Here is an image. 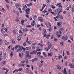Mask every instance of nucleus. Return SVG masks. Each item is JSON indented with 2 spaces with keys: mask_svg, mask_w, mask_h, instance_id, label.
<instances>
[{
  "mask_svg": "<svg viewBox=\"0 0 74 74\" xmlns=\"http://www.w3.org/2000/svg\"><path fill=\"white\" fill-rule=\"evenodd\" d=\"M62 9H60L58 11V9H57L56 10L55 12V15H59L60 12H62Z\"/></svg>",
  "mask_w": 74,
  "mask_h": 74,
  "instance_id": "nucleus-1",
  "label": "nucleus"
},
{
  "mask_svg": "<svg viewBox=\"0 0 74 74\" xmlns=\"http://www.w3.org/2000/svg\"><path fill=\"white\" fill-rule=\"evenodd\" d=\"M56 17L57 19H59V18H60V19H63V16H62V15L61 14L58 15Z\"/></svg>",
  "mask_w": 74,
  "mask_h": 74,
  "instance_id": "nucleus-2",
  "label": "nucleus"
},
{
  "mask_svg": "<svg viewBox=\"0 0 74 74\" xmlns=\"http://www.w3.org/2000/svg\"><path fill=\"white\" fill-rule=\"evenodd\" d=\"M45 25H46V26L47 27H49L50 28L51 27V23L49 22L46 23Z\"/></svg>",
  "mask_w": 74,
  "mask_h": 74,
  "instance_id": "nucleus-3",
  "label": "nucleus"
},
{
  "mask_svg": "<svg viewBox=\"0 0 74 74\" xmlns=\"http://www.w3.org/2000/svg\"><path fill=\"white\" fill-rule=\"evenodd\" d=\"M25 11L26 12V15H29V12H30V9L28 8L25 10Z\"/></svg>",
  "mask_w": 74,
  "mask_h": 74,
  "instance_id": "nucleus-4",
  "label": "nucleus"
},
{
  "mask_svg": "<svg viewBox=\"0 0 74 74\" xmlns=\"http://www.w3.org/2000/svg\"><path fill=\"white\" fill-rule=\"evenodd\" d=\"M62 40H68V37L67 35H65V36H63L62 37Z\"/></svg>",
  "mask_w": 74,
  "mask_h": 74,
  "instance_id": "nucleus-5",
  "label": "nucleus"
},
{
  "mask_svg": "<svg viewBox=\"0 0 74 74\" xmlns=\"http://www.w3.org/2000/svg\"><path fill=\"white\" fill-rule=\"evenodd\" d=\"M18 47L19 49L17 50V52H19V51H20V52H21V51H22V47L20 45H18Z\"/></svg>",
  "mask_w": 74,
  "mask_h": 74,
  "instance_id": "nucleus-6",
  "label": "nucleus"
},
{
  "mask_svg": "<svg viewBox=\"0 0 74 74\" xmlns=\"http://www.w3.org/2000/svg\"><path fill=\"white\" fill-rule=\"evenodd\" d=\"M38 58H35L34 59H32V63H33L35 61H38Z\"/></svg>",
  "mask_w": 74,
  "mask_h": 74,
  "instance_id": "nucleus-7",
  "label": "nucleus"
},
{
  "mask_svg": "<svg viewBox=\"0 0 74 74\" xmlns=\"http://www.w3.org/2000/svg\"><path fill=\"white\" fill-rule=\"evenodd\" d=\"M43 6L42 7V9H40V11H42L43 10L44 8H45V7L47 5H44V4H43Z\"/></svg>",
  "mask_w": 74,
  "mask_h": 74,
  "instance_id": "nucleus-8",
  "label": "nucleus"
},
{
  "mask_svg": "<svg viewBox=\"0 0 74 74\" xmlns=\"http://www.w3.org/2000/svg\"><path fill=\"white\" fill-rule=\"evenodd\" d=\"M26 55H25V56L26 57V58H28L29 56V52L28 51H27L26 52Z\"/></svg>",
  "mask_w": 74,
  "mask_h": 74,
  "instance_id": "nucleus-9",
  "label": "nucleus"
},
{
  "mask_svg": "<svg viewBox=\"0 0 74 74\" xmlns=\"http://www.w3.org/2000/svg\"><path fill=\"white\" fill-rule=\"evenodd\" d=\"M69 66H70V68L71 69L74 68V65L73 64H69Z\"/></svg>",
  "mask_w": 74,
  "mask_h": 74,
  "instance_id": "nucleus-10",
  "label": "nucleus"
},
{
  "mask_svg": "<svg viewBox=\"0 0 74 74\" xmlns=\"http://www.w3.org/2000/svg\"><path fill=\"white\" fill-rule=\"evenodd\" d=\"M62 71V72H63L64 74H67V73L66 72V68L64 69V71Z\"/></svg>",
  "mask_w": 74,
  "mask_h": 74,
  "instance_id": "nucleus-11",
  "label": "nucleus"
},
{
  "mask_svg": "<svg viewBox=\"0 0 74 74\" xmlns=\"http://www.w3.org/2000/svg\"><path fill=\"white\" fill-rule=\"evenodd\" d=\"M32 48L31 47H27L25 48V50H29Z\"/></svg>",
  "mask_w": 74,
  "mask_h": 74,
  "instance_id": "nucleus-12",
  "label": "nucleus"
},
{
  "mask_svg": "<svg viewBox=\"0 0 74 74\" xmlns=\"http://www.w3.org/2000/svg\"><path fill=\"white\" fill-rule=\"evenodd\" d=\"M26 42H27V43H28L29 44H31V43L29 42V40H28V37H27Z\"/></svg>",
  "mask_w": 74,
  "mask_h": 74,
  "instance_id": "nucleus-13",
  "label": "nucleus"
},
{
  "mask_svg": "<svg viewBox=\"0 0 74 74\" xmlns=\"http://www.w3.org/2000/svg\"><path fill=\"white\" fill-rule=\"evenodd\" d=\"M15 5L16 8H18L19 6V4L18 3H16Z\"/></svg>",
  "mask_w": 74,
  "mask_h": 74,
  "instance_id": "nucleus-14",
  "label": "nucleus"
},
{
  "mask_svg": "<svg viewBox=\"0 0 74 74\" xmlns=\"http://www.w3.org/2000/svg\"><path fill=\"white\" fill-rule=\"evenodd\" d=\"M57 68L58 70H60V69H61V67H60V66H59L58 65H57Z\"/></svg>",
  "mask_w": 74,
  "mask_h": 74,
  "instance_id": "nucleus-15",
  "label": "nucleus"
},
{
  "mask_svg": "<svg viewBox=\"0 0 74 74\" xmlns=\"http://www.w3.org/2000/svg\"><path fill=\"white\" fill-rule=\"evenodd\" d=\"M48 56H52V53H48Z\"/></svg>",
  "mask_w": 74,
  "mask_h": 74,
  "instance_id": "nucleus-16",
  "label": "nucleus"
},
{
  "mask_svg": "<svg viewBox=\"0 0 74 74\" xmlns=\"http://www.w3.org/2000/svg\"><path fill=\"white\" fill-rule=\"evenodd\" d=\"M38 20L39 21H41L42 22H43V21L42 20V18L41 17H39L38 18Z\"/></svg>",
  "mask_w": 74,
  "mask_h": 74,
  "instance_id": "nucleus-17",
  "label": "nucleus"
},
{
  "mask_svg": "<svg viewBox=\"0 0 74 74\" xmlns=\"http://www.w3.org/2000/svg\"><path fill=\"white\" fill-rule=\"evenodd\" d=\"M17 39L19 41H21V38L20 37L18 36L17 37Z\"/></svg>",
  "mask_w": 74,
  "mask_h": 74,
  "instance_id": "nucleus-18",
  "label": "nucleus"
},
{
  "mask_svg": "<svg viewBox=\"0 0 74 74\" xmlns=\"http://www.w3.org/2000/svg\"><path fill=\"white\" fill-rule=\"evenodd\" d=\"M26 71L27 73H29V69L28 68L26 69Z\"/></svg>",
  "mask_w": 74,
  "mask_h": 74,
  "instance_id": "nucleus-19",
  "label": "nucleus"
},
{
  "mask_svg": "<svg viewBox=\"0 0 74 74\" xmlns=\"http://www.w3.org/2000/svg\"><path fill=\"white\" fill-rule=\"evenodd\" d=\"M57 26H60L61 25V24H60V22H58L57 23Z\"/></svg>",
  "mask_w": 74,
  "mask_h": 74,
  "instance_id": "nucleus-20",
  "label": "nucleus"
},
{
  "mask_svg": "<svg viewBox=\"0 0 74 74\" xmlns=\"http://www.w3.org/2000/svg\"><path fill=\"white\" fill-rule=\"evenodd\" d=\"M21 23L22 25H23V23H24V20H22L21 21Z\"/></svg>",
  "mask_w": 74,
  "mask_h": 74,
  "instance_id": "nucleus-21",
  "label": "nucleus"
},
{
  "mask_svg": "<svg viewBox=\"0 0 74 74\" xmlns=\"http://www.w3.org/2000/svg\"><path fill=\"white\" fill-rule=\"evenodd\" d=\"M42 54L43 55H44L45 56L46 58H47V56L46 55V53H45L44 52H43Z\"/></svg>",
  "mask_w": 74,
  "mask_h": 74,
  "instance_id": "nucleus-22",
  "label": "nucleus"
},
{
  "mask_svg": "<svg viewBox=\"0 0 74 74\" xmlns=\"http://www.w3.org/2000/svg\"><path fill=\"white\" fill-rule=\"evenodd\" d=\"M46 8L42 11L43 13H45V12H48V11L46 10Z\"/></svg>",
  "mask_w": 74,
  "mask_h": 74,
  "instance_id": "nucleus-23",
  "label": "nucleus"
},
{
  "mask_svg": "<svg viewBox=\"0 0 74 74\" xmlns=\"http://www.w3.org/2000/svg\"><path fill=\"white\" fill-rule=\"evenodd\" d=\"M10 56H11V58H12L13 56V52H11L10 54Z\"/></svg>",
  "mask_w": 74,
  "mask_h": 74,
  "instance_id": "nucleus-24",
  "label": "nucleus"
},
{
  "mask_svg": "<svg viewBox=\"0 0 74 74\" xmlns=\"http://www.w3.org/2000/svg\"><path fill=\"white\" fill-rule=\"evenodd\" d=\"M51 47V44H50V45L48 46V49H49Z\"/></svg>",
  "mask_w": 74,
  "mask_h": 74,
  "instance_id": "nucleus-25",
  "label": "nucleus"
},
{
  "mask_svg": "<svg viewBox=\"0 0 74 74\" xmlns=\"http://www.w3.org/2000/svg\"><path fill=\"white\" fill-rule=\"evenodd\" d=\"M38 45H40V47H42L43 46V45L42 44H41V43H38Z\"/></svg>",
  "mask_w": 74,
  "mask_h": 74,
  "instance_id": "nucleus-26",
  "label": "nucleus"
},
{
  "mask_svg": "<svg viewBox=\"0 0 74 74\" xmlns=\"http://www.w3.org/2000/svg\"><path fill=\"white\" fill-rule=\"evenodd\" d=\"M28 30L27 29V28H25V29H23V32H24V31H26V32H27V31H28Z\"/></svg>",
  "mask_w": 74,
  "mask_h": 74,
  "instance_id": "nucleus-27",
  "label": "nucleus"
},
{
  "mask_svg": "<svg viewBox=\"0 0 74 74\" xmlns=\"http://www.w3.org/2000/svg\"><path fill=\"white\" fill-rule=\"evenodd\" d=\"M19 12L18 11H16V14H17V16H19Z\"/></svg>",
  "mask_w": 74,
  "mask_h": 74,
  "instance_id": "nucleus-28",
  "label": "nucleus"
},
{
  "mask_svg": "<svg viewBox=\"0 0 74 74\" xmlns=\"http://www.w3.org/2000/svg\"><path fill=\"white\" fill-rule=\"evenodd\" d=\"M49 37H51V35H47L46 37L47 39H48V38H49Z\"/></svg>",
  "mask_w": 74,
  "mask_h": 74,
  "instance_id": "nucleus-29",
  "label": "nucleus"
},
{
  "mask_svg": "<svg viewBox=\"0 0 74 74\" xmlns=\"http://www.w3.org/2000/svg\"><path fill=\"white\" fill-rule=\"evenodd\" d=\"M19 56L20 57V58H22V57H23V56H22V54L21 53H19Z\"/></svg>",
  "mask_w": 74,
  "mask_h": 74,
  "instance_id": "nucleus-30",
  "label": "nucleus"
},
{
  "mask_svg": "<svg viewBox=\"0 0 74 74\" xmlns=\"http://www.w3.org/2000/svg\"><path fill=\"white\" fill-rule=\"evenodd\" d=\"M39 57L40 58H41V59H44V57L41 55H39Z\"/></svg>",
  "mask_w": 74,
  "mask_h": 74,
  "instance_id": "nucleus-31",
  "label": "nucleus"
},
{
  "mask_svg": "<svg viewBox=\"0 0 74 74\" xmlns=\"http://www.w3.org/2000/svg\"><path fill=\"white\" fill-rule=\"evenodd\" d=\"M35 51H33V52H31L30 53V54H31V55H32V54H35Z\"/></svg>",
  "mask_w": 74,
  "mask_h": 74,
  "instance_id": "nucleus-32",
  "label": "nucleus"
},
{
  "mask_svg": "<svg viewBox=\"0 0 74 74\" xmlns=\"http://www.w3.org/2000/svg\"><path fill=\"white\" fill-rule=\"evenodd\" d=\"M12 43L13 44H14V43H15V41H14V39L13 38L12 39Z\"/></svg>",
  "mask_w": 74,
  "mask_h": 74,
  "instance_id": "nucleus-33",
  "label": "nucleus"
},
{
  "mask_svg": "<svg viewBox=\"0 0 74 74\" xmlns=\"http://www.w3.org/2000/svg\"><path fill=\"white\" fill-rule=\"evenodd\" d=\"M58 58L59 59H60V58H62V56L60 55L58 57Z\"/></svg>",
  "mask_w": 74,
  "mask_h": 74,
  "instance_id": "nucleus-34",
  "label": "nucleus"
},
{
  "mask_svg": "<svg viewBox=\"0 0 74 74\" xmlns=\"http://www.w3.org/2000/svg\"><path fill=\"white\" fill-rule=\"evenodd\" d=\"M6 7L7 8L8 10H9L10 9V7H9L8 5H6Z\"/></svg>",
  "mask_w": 74,
  "mask_h": 74,
  "instance_id": "nucleus-35",
  "label": "nucleus"
},
{
  "mask_svg": "<svg viewBox=\"0 0 74 74\" xmlns=\"http://www.w3.org/2000/svg\"><path fill=\"white\" fill-rule=\"evenodd\" d=\"M44 34H46L47 33V31H46V29H44Z\"/></svg>",
  "mask_w": 74,
  "mask_h": 74,
  "instance_id": "nucleus-36",
  "label": "nucleus"
},
{
  "mask_svg": "<svg viewBox=\"0 0 74 74\" xmlns=\"http://www.w3.org/2000/svg\"><path fill=\"white\" fill-rule=\"evenodd\" d=\"M26 27H32V26L30 25H27L26 26Z\"/></svg>",
  "mask_w": 74,
  "mask_h": 74,
  "instance_id": "nucleus-37",
  "label": "nucleus"
},
{
  "mask_svg": "<svg viewBox=\"0 0 74 74\" xmlns=\"http://www.w3.org/2000/svg\"><path fill=\"white\" fill-rule=\"evenodd\" d=\"M51 8H53V9H55V6H53V5H52Z\"/></svg>",
  "mask_w": 74,
  "mask_h": 74,
  "instance_id": "nucleus-38",
  "label": "nucleus"
},
{
  "mask_svg": "<svg viewBox=\"0 0 74 74\" xmlns=\"http://www.w3.org/2000/svg\"><path fill=\"white\" fill-rule=\"evenodd\" d=\"M5 1H6V3H8V4H9V3H10V2H9V1L8 0H5Z\"/></svg>",
  "mask_w": 74,
  "mask_h": 74,
  "instance_id": "nucleus-39",
  "label": "nucleus"
},
{
  "mask_svg": "<svg viewBox=\"0 0 74 74\" xmlns=\"http://www.w3.org/2000/svg\"><path fill=\"white\" fill-rule=\"evenodd\" d=\"M66 52L67 53V55H70V53H69V51H66Z\"/></svg>",
  "mask_w": 74,
  "mask_h": 74,
  "instance_id": "nucleus-40",
  "label": "nucleus"
},
{
  "mask_svg": "<svg viewBox=\"0 0 74 74\" xmlns=\"http://www.w3.org/2000/svg\"><path fill=\"white\" fill-rule=\"evenodd\" d=\"M18 45H16L15 47V49H17V48H18Z\"/></svg>",
  "mask_w": 74,
  "mask_h": 74,
  "instance_id": "nucleus-41",
  "label": "nucleus"
},
{
  "mask_svg": "<svg viewBox=\"0 0 74 74\" xmlns=\"http://www.w3.org/2000/svg\"><path fill=\"white\" fill-rule=\"evenodd\" d=\"M68 57V56H65L64 57V59H66Z\"/></svg>",
  "mask_w": 74,
  "mask_h": 74,
  "instance_id": "nucleus-42",
  "label": "nucleus"
},
{
  "mask_svg": "<svg viewBox=\"0 0 74 74\" xmlns=\"http://www.w3.org/2000/svg\"><path fill=\"white\" fill-rule=\"evenodd\" d=\"M23 45L24 46H26V42H24L23 43Z\"/></svg>",
  "mask_w": 74,
  "mask_h": 74,
  "instance_id": "nucleus-43",
  "label": "nucleus"
},
{
  "mask_svg": "<svg viewBox=\"0 0 74 74\" xmlns=\"http://www.w3.org/2000/svg\"><path fill=\"white\" fill-rule=\"evenodd\" d=\"M48 12H51V11H52V9H49L48 10Z\"/></svg>",
  "mask_w": 74,
  "mask_h": 74,
  "instance_id": "nucleus-44",
  "label": "nucleus"
},
{
  "mask_svg": "<svg viewBox=\"0 0 74 74\" xmlns=\"http://www.w3.org/2000/svg\"><path fill=\"white\" fill-rule=\"evenodd\" d=\"M31 25L33 27L34 26V23H32L31 24Z\"/></svg>",
  "mask_w": 74,
  "mask_h": 74,
  "instance_id": "nucleus-45",
  "label": "nucleus"
},
{
  "mask_svg": "<svg viewBox=\"0 0 74 74\" xmlns=\"http://www.w3.org/2000/svg\"><path fill=\"white\" fill-rule=\"evenodd\" d=\"M60 30L61 31H63V30H64V29L62 27H61L60 29Z\"/></svg>",
  "mask_w": 74,
  "mask_h": 74,
  "instance_id": "nucleus-46",
  "label": "nucleus"
},
{
  "mask_svg": "<svg viewBox=\"0 0 74 74\" xmlns=\"http://www.w3.org/2000/svg\"><path fill=\"white\" fill-rule=\"evenodd\" d=\"M37 48L38 49H37V51H40V48L39 47H37Z\"/></svg>",
  "mask_w": 74,
  "mask_h": 74,
  "instance_id": "nucleus-47",
  "label": "nucleus"
},
{
  "mask_svg": "<svg viewBox=\"0 0 74 74\" xmlns=\"http://www.w3.org/2000/svg\"><path fill=\"white\" fill-rule=\"evenodd\" d=\"M47 3H48V4H49V0H47Z\"/></svg>",
  "mask_w": 74,
  "mask_h": 74,
  "instance_id": "nucleus-48",
  "label": "nucleus"
},
{
  "mask_svg": "<svg viewBox=\"0 0 74 74\" xmlns=\"http://www.w3.org/2000/svg\"><path fill=\"white\" fill-rule=\"evenodd\" d=\"M36 44L37 43H32V45H34V46L36 45Z\"/></svg>",
  "mask_w": 74,
  "mask_h": 74,
  "instance_id": "nucleus-49",
  "label": "nucleus"
},
{
  "mask_svg": "<svg viewBox=\"0 0 74 74\" xmlns=\"http://www.w3.org/2000/svg\"><path fill=\"white\" fill-rule=\"evenodd\" d=\"M54 19H55V21H58V20L56 18V17H55L54 18Z\"/></svg>",
  "mask_w": 74,
  "mask_h": 74,
  "instance_id": "nucleus-50",
  "label": "nucleus"
},
{
  "mask_svg": "<svg viewBox=\"0 0 74 74\" xmlns=\"http://www.w3.org/2000/svg\"><path fill=\"white\" fill-rule=\"evenodd\" d=\"M49 32H51V31H52V29H51V27L49 29Z\"/></svg>",
  "mask_w": 74,
  "mask_h": 74,
  "instance_id": "nucleus-51",
  "label": "nucleus"
},
{
  "mask_svg": "<svg viewBox=\"0 0 74 74\" xmlns=\"http://www.w3.org/2000/svg\"><path fill=\"white\" fill-rule=\"evenodd\" d=\"M25 16L26 17H27V18H29V17H30V16L28 15H25Z\"/></svg>",
  "mask_w": 74,
  "mask_h": 74,
  "instance_id": "nucleus-52",
  "label": "nucleus"
},
{
  "mask_svg": "<svg viewBox=\"0 0 74 74\" xmlns=\"http://www.w3.org/2000/svg\"><path fill=\"white\" fill-rule=\"evenodd\" d=\"M5 63H6V61H3V65H5Z\"/></svg>",
  "mask_w": 74,
  "mask_h": 74,
  "instance_id": "nucleus-53",
  "label": "nucleus"
},
{
  "mask_svg": "<svg viewBox=\"0 0 74 74\" xmlns=\"http://www.w3.org/2000/svg\"><path fill=\"white\" fill-rule=\"evenodd\" d=\"M42 64H40V65L39 66V67H41L42 66Z\"/></svg>",
  "mask_w": 74,
  "mask_h": 74,
  "instance_id": "nucleus-54",
  "label": "nucleus"
},
{
  "mask_svg": "<svg viewBox=\"0 0 74 74\" xmlns=\"http://www.w3.org/2000/svg\"><path fill=\"white\" fill-rule=\"evenodd\" d=\"M25 8H27V7L26 6V5H25V6H23Z\"/></svg>",
  "mask_w": 74,
  "mask_h": 74,
  "instance_id": "nucleus-55",
  "label": "nucleus"
},
{
  "mask_svg": "<svg viewBox=\"0 0 74 74\" xmlns=\"http://www.w3.org/2000/svg\"><path fill=\"white\" fill-rule=\"evenodd\" d=\"M61 4V3H57L56 5V6L57 7H58V5H60V4Z\"/></svg>",
  "mask_w": 74,
  "mask_h": 74,
  "instance_id": "nucleus-56",
  "label": "nucleus"
},
{
  "mask_svg": "<svg viewBox=\"0 0 74 74\" xmlns=\"http://www.w3.org/2000/svg\"><path fill=\"white\" fill-rule=\"evenodd\" d=\"M57 38H55L54 39V41H56H56H57Z\"/></svg>",
  "mask_w": 74,
  "mask_h": 74,
  "instance_id": "nucleus-57",
  "label": "nucleus"
},
{
  "mask_svg": "<svg viewBox=\"0 0 74 74\" xmlns=\"http://www.w3.org/2000/svg\"><path fill=\"white\" fill-rule=\"evenodd\" d=\"M63 42H61L60 43V45H61V46H63Z\"/></svg>",
  "mask_w": 74,
  "mask_h": 74,
  "instance_id": "nucleus-58",
  "label": "nucleus"
},
{
  "mask_svg": "<svg viewBox=\"0 0 74 74\" xmlns=\"http://www.w3.org/2000/svg\"><path fill=\"white\" fill-rule=\"evenodd\" d=\"M45 50L46 51H48V48L46 47L45 48Z\"/></svg>",
  "mask_w": 74,
  "mask_h": 74,
  "instance_id": "nucleus-59",
  "label": "nucleus"
},
{
  "mask_svg": "<svg viewBox=\"0 0 74 74\" xmlns=\"http://www.w3.org/2000/svg\"><path fill=\"white\" fill-rule=\"evenodd\" d=\"M74 7L72 9V12H74Z\"/></svg>",
  "mask_w": 74,
  "mask_h": 74,
  "instance_id": "nucleus-60",
  "label": "nucleus"
},
{
  "mask_svg": "<svg viewBox=\"0 0 74 74\" xmlns=\"http://www.w3.org/2000/svg\"><path fill=\"white\" fill-rule=\"evenodd\" d=\"M18 70V71H22V69H19Z\"/></svg>",
  "mask_w": 74,
  "mask_h": 74,
  "instance_id": "nucleus-61",
  "label": "nucleus"
},
{
  "mask_svg": "<svg viewBox=\"0 0 74 74\" xmlns=\"http://www.w3.org/2000/svg\"><path fill=\"white\" fill-rule=\"evenodd\" d=\"M37 18V15H35L34 16V19H35V18Z\"/></svg>",
  "mask_w": 74,
  "mask_h": 74,
  "instance_id": "nucleus-62",
  "label": "nucleus"
},
{
  "mask_svg": "<svg viewBox=\"0 0 74 74\" xmlns=\"http://www.w3.org/2000/svg\"><path fill=\"white\" fill-rule=\"evenodd\" d=\"M37 55H41V53L38 52L37 53Z\"/></svg>",
  "mask_w": 74,
  "mask_h": 74,
  "instance_id": "nucleus-63",
  "label": "nucleus"
},
{
  "mask_svg": "<svg viewBox=\"0 0 74 74\" xmlns=\"http://www.w3.org/2000/svg\"><path fill=\"white\" fill-rule=\"evenodd\" d=\"M68 73L69 74H71V73H70V69L69 70Z\"/></svg>",
  "mask_w": 74,
  "mask_h": 74,
  "instance_id": "nucleus-64",
  "label": "nucleus"
}]
</instances>
